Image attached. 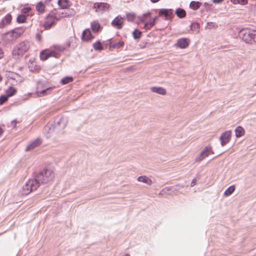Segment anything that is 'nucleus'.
Here are the masks:
<instances>
[{
    "label": "nucleus",
    "mask_w": 256,
    "mask_h": 256,
    "mask_svg": "<svg viewBox=\"0 0 256 256\" xmlns=\"http://www.w3.org/2000/svg\"><path fill=\"white\" fill-rule=\"evenodd\" d=\"M54 177L53 172L48 169H44L30 179L22 186V194L28 195L36 190L40 186L48 182Z\"/></svg>",
    "instance_id": "1"
},
{
    "label": "nucleus",
    "mask_w": 256,
    "mask_h": 256,
    "mask_svg": "<svg viewBox=\"0 0 256 256\" xmlns=\"http://www.w3.org/2000/svg\"><path fill=\"white\" fill-rule=\"evenodd\" d=\"M64 48V47L56 46H54V50H42L40 54V58L42 60H46L50 57L54 56L58 58L60 57V52H63Z\"/></svg>",
    "instance_id": "2"
},
{
    "label": "nucleus",
    "mask_w": 256,
    "mask_h": 256,
    "mask_svg": "<svg viewBox=\"0 0 256 256\" xmlns=\"http://www.w3.org/2000/svg\"><path fill=\"white\" fill-rule=\"evenodd\" d=\"M30 48V42L28 40L23 41L15 46L12 50V54L16 58H18L27 52Z\"/></svg>",
    "instance_id": "3"
},
{
    "label": "nucleus",
    "mask_w": 256,
    "mask_h": 256,
    "mask_svg": "<svg viewBox=\"0 0 256 256\" xmlns=\"http://www.w3.org/2000/svg\"><path fill=\"white\" fill-rule=\"evenodd\" d=\"M239 36L246 43L256 42V31L243 29L240 32Z\"/></svg>",
    "instance_id": "4"
},
{
    "label": "nucleus",
    "mask_w": 256,
    "mask_h": 256,
    "mask_svg": "<svg viewBox=\"0 0 256 256\" xmlns=\"http://www.w3.org/2000/svg\"><path fill=\"white\" fill-rule=\"evenodd\" d=\"M55 89L54 87L50 86L47 84L42 82H39L37 86L36 94L44 96L52 94V91Z\"/></svg>",
    "instance_id": "5"
},
{
    "label": "nucleus",
    "mask_w": 256,
    "mask_h": 256,
    "mask_svg": "<svg viewBox=\"0 0 256 256\" xmlns=\"http://www.w3.org/2000/svg\"><path fill=\"white\" fill-rule=\"evenodd\" d=\"M66 120L64 116L56 118L52 124L56 133H58L63 130L66 126Z\"/></svg>",
    "instance_id": "6"
},
{
    "label": "nucleus",
    "mask_w": 256,
    "mask_h": 256,
    "mask_svg": "<svg viewBox=\"0 0 256 256\" xmlns=\"http://www.w3.org/2000/svg\"><path fill=\"white\" fill-rule=\"evenodd\" d=\"M6 76L8 78V82L12 85L16 84L23 80L22 77L14 72H8Z\"/></svg>",
    "instance_id": "7"
},
{
    "label": "nucleus",
    "mask_w": 256,
    "mask_h": 256,
    "mask_svg": "<svg viewBox=\"0 0 256 256\" xmlns=\"http://www.w3.org/2000/svg\"><path fill=\"white\" fill-rule=\"evenodd\" d=\"M24 32V29L22 28H18L10 32H8L6 34V37L9 40H14L20 37Z\"/></svg>",
    "instance_id": "8"
},
{
    "label": "nucleus",
    "mask_w": 256,
    "mask_h": 256,
    "mask_svg": "<svg viewBox=\"0 0 256 256\" xmlns=\"http://www.w3.org/2000/svg\"><path fill=\"white\" fill-rule=\"evenodd\" d=\"M69 10L68 12H59L56 10H54L50 13V16H54L56 21L60 20L62 18L69 17L73 14Z\"/></svg>",
    "instance_id": "9"
},
{
    "label": "nucleus",
    "mask_w": 256,
    "mask_h": 256,
    "mask_svg": "<svg viewBox=\"0 0 256 256\" xmlns=\"http://www.w3.org/2000/svg\"><path fill=\"white\" fill-rule=\"evenodd\" d=\"M231 136V130H226L223 132L220 138L221 145L224 146L230 140Z\"/></svg>",
    "instance_id": "10"
},
{
    "label": "nucleus",
    "mask_w": 256,
    "mask_h": 256,
    "mask_svg": "<svg viewBox=\"0 0 256 256\" xmlns=\"http://www.w3.org/2000/svg\"><path fill=\"white\" fill-rule=\"evenodd\" d=\"M174 11L172 9L162 8L159 10L158 16H164L165 20H170L173 18Z\"/></svg>",
    "instance_id": "11"
},
{
    "label": "nucleus",
    "mask_w": 256,
    "mask_h": 256,
    "mask_svg": "<svg viewBox=\"0 0 256 256\" xmlns=\"http://www.w3.org/2000/svg\"><path fill=\"white\" fill-rule=\"evenodd\" d=\"M211 149L212 147L210 146H206L204 148V150L200 152V154L199 155V156L196 157V161L200 162L206 157L208 156L210 154V152L213 153Z\"/></svg>",
    "instance_id": "12"
},
{
    "label": "nucleus",
    "mask_w": 256,
    "mask_h": 256,
    "mask_svg": "<svg viewBox=\"0 0 256 256\" xmlns=\"http://www.w3.org/2000/svg\"><path fill=\"white\" fill-rule=\"evenodd\" d=\"M110 7L109 4L105 2H96L94 4V8L96 12L107 11Z\"/></svg>",
    "instance_id": "13"
},
{
    "label": "nucleus",
    "mask_w": 256,
    "mask_h": 256,
    "mask_svg": "<svg viewBox=\"0 0 256 256\" xmlns=\"http://www.w3.org/2000/svg\"><path fill=\"white\" fill-rule=\"evenodd\" d=\"M56 20L54 16H50V14L46 16V20L44 23V27L46 29L48 30L56 24Z\"/></svg>",
    "instance_id": "14"
},
{
    "label": "nucleus",
    "mask_w": 256,
    "mask_h": 256,
    "mask_svg": "<svg viewBox=\"0 0 256 256\" xmlns=\"http://www.w3.org/2000/svg\"><path fill=\"white\" fill-rule=\"evenodd\" d=\"M124 24V18L118 16H116L112 22V25L118 29H121Z\"/></svg>",
    "instance_id": "15"
},
{
    "label": "nucleus",
    "mask_w": 256,
    "mask_h": 256,
    "mask_svg": "<svg viewBox=\"0 0 256 256\" xmlns=\"http://www.w3.org/2000/svg\"><path fill=\"white\" fill-rule=\"evenodd\" d=\"M94 38L92 35L91 32L89 28L84 30L82 34V40L84 42H88Z\"/></svg>",
    "instance_id": "16"
},
{
    "label": "nucleus",
    "mask_w": 256,
    "mask_h": 256,
    "mask_svg": "<svg viewBox=\"0 0 256 256\" xmlns=\"http://www.w3.org/2000/svg\"><path fill=\"white\" fill-rule=\"evenodd\" d=\"M176 44L180 48H185L188 46L189 40L186 38H180L177 40Z\"/></svg>",
    "instance_id": "17"
},
{
    "label": "nucleus",
    "mask_w": 256,
    "mask_h": 256,
    "mask_svg": "<svg viewBox=\"0 0 256 256\" xmlns=\"http://www.w3.org/2000/svg\"><path fill=\"white\" fill-rule=\"evenodd\" d=\"M12 17L10 14H7L4 18L0 22V28H4L6 25L10 24L11 22Z\"/></svg>",
    "instance_id": "18"
},
{
    "label": "nucleus",
    "mask_w": 256,
    "mask_h": 256,
    "mask_svg": "<svg viewBox=\"0 0 256 256\" xmlns=\"http://www.w3.org/2000/svg\"><path fill=\"white\" fill-rule=\"evenodd\" d=\"M41 143H42L41 139L40 138H37L36 140H34L32 142L31 144H30L26 146V152L30 151L32 149L34 148H36L39 145H40Z\"/></svg>",
    "instance_id": "19"
},
{
    "label": "nucleus",
    "mask_w": 256,
    "mask_h": 256,
    "mask_svg": "<svg viewBox=\"0 0 256 256\" xmlns=\"http://www.w3.org/2000/svg\"><path fill=\"white\" fill-rule=\"evenodd\" d=\"M55 132L52 124H48L46 125L44 129V132L45 134L46 138H48L50 137V134L52 132Z\"/></svg>",
    "instance_id": "20"
},
{
    "label": "nucleus",
    "mask_w": 256,
    "mask_h": 256,
    "mask_svg": "<svg viewBox=\"0 0 256 256\" xmlns=\"http://www.w3.org/2000/svg\"><path fill=\"white\" fill-rule=\"evenodd\" d=\"M36 10L39 14H42L44 12L46 9V6L42 2H39L36 5Z\"/></svg>",
    "instance_id": "21"
},
{
    "label": "nucleus",
    "mask_w": 256,
    "mask_h": 256,
    "mask_svg": "<svg viewBox=\"0 0 256 256\" xmlns=\"http://www.w3.org/2000/svg\"><path fill=\"white\" fill-rule=\"evenodd\" d=\"M150 90L152 92H156L162 95H164L166 94V90L162 87H152L150 88Z\"/></svg>",
    "instance_id": "22"
},
{
    "label": "nucleus",
    "mask_w": 256,
    "mask_h": 256,
    "mask_svg": "<svg viewBox=\"0 0 256 256\" xmlns=\"http://www.w3.org/2000/svg\"><path fill=\"white\" fill-rule=\"evenodd\" d=\"M17 90L14 87L10 86L6 90V95H1L0 96H12L16 94Z\"/></svg>",
    "instance_id": "23"
},
{
    "label": "nucleus",
    "mask_w": 256,
    "mask_h": 256,
    "mask_svg": "<svg viewBox=\"0 0 256 256\" xmlns=\"http://www.w3.org/2000/svg\"><path fill=\"white\" fill-rule=\"evenodd\" d=\"M235 132L236 136V138H240L244 135L245 130L242 126H238L235 129Z\"/></svg>",
    "instance_id": "24"
},
{
    "label": "nucleus",
    "mask_w": 256,
    "mask_h": 256,
    "mask_svg": "<svg viewBox=\"0 0 256 256\" xmlns=\"http://www.w3.org/2000/svg\"><path fill=\"white\" fill-rule=\"evenodd\" d=\"M138 180L151 185L152 184V180L146 176H140L138 178Z\"/></svg>",
    "instance_id": "25"
},
{
    "label": "nucleus",
    "mask_w": 256,
    "mask_h": 256,
    "mask_svg": "<svg viewBox=\"0 0 256 256\" xmlns=\"http://www.w3.org/2000/svg\"><path fill=\"white\" fill-rule=\"evenodd\" d=\"M69 2L68 0H58V4L62 8L66 9L69 6Z\"/></svg>",
    "instance_id": "26"
},
{
    "label": "nucleus",
    "mask_w": 256,
    "mask_h": 256,
    "mask_svg": "<svg viewBox=\"0 0 256 256\" xmlns=\"http://www.w3.org/2000/svg\"><path fill=\"white\" fill-rule=\"evenodd\" d=\"M202 4L199 2L192 1L190 4V8L194 10H198Z\"/></svg>",
    "instance_id": "27"
},
{
    "label": "nucleus",
    "mask_w": 256,
    "mask_h": 256,
    "mask_svg": "<svg viewBox=\"0 0 256 256\" xmlns=\"http://www.w3.org/2000/svg\"><path fill=\"white\" fill-rule=\"evenodd\" d=\"M175 13L178 18H184L186 16V12L181 8H178Z\"/></svg>",
    "instance_id": "28"
},
{
    "label": "nucleus",
    "mask_w": 256,
    "mask_h": 256,
    "mask_svg": "<svg viewBox=\"0 0 256 256\" xmlns=\"http://www.w3.org/2000/svg\"><path fill=\"white\" fill-rule=\"evenodd\" d=\"M31 10L32 8L30 7H24L22 9L21 14L27 17L30 15Z\"/></svg>",
    "instance_id": "29"
},
{
    "label": "nucleus",
    "mask_w": 256,
    "mask_h": 256,
    "mask_svg": "<svg viewBox=\"0 0 256 256\" xmlns=\"http://www.w3.org/2000/svg\"><path fill=\"white\" fill-rule=\"evenodd\" d=\"M142 32L138 29H135L132 32V36L135 40H139L142 37Z\"/></svg>",
    "instance_id": "30"
},
{
    "label": "nucleus",
    "mask_w": 256,
    "mask_h": 256,
    "mask_svg": "<svg viewBox=\"0 0 256 256\" xmlns=\"http://www.w3.org/2000/svg\"><path fill=\"white\" fill-rule=\"evenodd\" d=\"M235 190V186H229L224 192V194L226 196H230L232 194V192Z\"/></svg>",
    "instance_id": "31"
},
{
    "label": "nucleus",
    "mask_w": 256,
    "mask_h": 256,
    "mask_svg": "<svg viewBox=\"0 0 256 256\" xmlns=\"http://www.w3.org/2000/svg\"><path fill=\"white\" fill-rule=\"evenodd\" d=\"M93 48L96 50H100L104 49V48L100 41H97L93 44Z\"/></svg>",
    "instance_id": "32"
},
{
    "label": "nucleus",
    "mask_w": 256,
    "mask_h": 256,
    "mask_svg": "<svg viewBox=\"0 0 256 256\" xmlns=\"http://www.w3.org/2000/svg\"><path fill=\"white\" fill-rule=\"evenodd\" d=\"M150 12L144 14L141 16L139 17V20L142 22H144L146 19L150 18Z\"/></svg>",
    "instance_id": "33"
},
{
    "label": "nucleus",
    "mask_w": 256,
    "mask_h": 256,
    "mask_svg": "<svg viewBox=\"0 0 256 256\" xmlns=\"http://www.w3.org/2000/svg\"><path fill=\"white\" fill-rule=\"evenodd\" d=\"M73 81V78L72 76H66L61 80L62 84H66Z\"/></svg>",
    "instance_id": "34"
},
{
    "label": "nucleus",
    "mask_w": 256,
    "mask_h": 256,
    "mask_svg": "<svg viewBox=\"0 0 256 256\" xmlns=\"http://www.w3.org/2000/svg\"><path fill=\"white\" fill-rule=\"evenodd\" d=\"M124 45V42L122 41L118 42L112 43L110 46L114 48H118L122 47Z\"/></svg>",
    "instance_id": "35"
},
{
    "label": "nucleus",
    "mask_w": 256,
    "mask_h": 256,
    "mask_svg": "<svg viewBox=\"0 0 256 256\" xmlns=\"http://www.w3.org/2000/svg\"><path fill=\"white\" fill-rule=\"evenodd\" d=\"M91 27L94 32H97L100 28V26L98 23L94 22L91 24Z\"/></svg>",
    "instance_id": "36"
},
{
    "label": "nucleus",
    "mask_w": 256,
    "mask_h": 256,
    "mask_svg": "<svg viewBox=\"0 0 256 256\" xmlns=\"http://www.w3.org/2000/svg\"><path fill=\"white\" fill-rule=\"evenodd\" d=\"M26 17L20 14L18 15L16 18V21L18 23H24L26 22Z\"/></svg>",
    "instance_id": "37"
},
{
    "label": "nucleus",
    "mask_w": 256,
    "mask_h": 256,
    "mask_svg": "<svg viewBox=\"0 0 256 256\" xmlns=\"http://www.w3.org/2000/svg\"><path fill=\"white\" fill-rule=\"evenodd\" d=\"M234 4H240L245 5L248 4V0H230Z\"/></svg>",
    "instance_id": "38"
},
{
    "label": "nucleus",
    "mask_w": 256,
    "mask_h": 256,
    "mask_svg": "<svg viewBox=\"0 0 256 256\" xmlns=\"http://www.w3.org/2000/svg\"><path fill=\"white\" fill-rule=\"evenodd\" d=\"M154 23H152L150 21L146 22L144 26V28L148 30L151 29V28L154 26Z\"/></svg>",
    "instance_id": "39"
},
{
    "label": "nucleus",
    "mask_w": 256,
    "mask_h": 256,
    "mask_svg": "<svg viewBox=\"0 0 256 256\" xmlns=\"http://www.w3.org/2000/svg\"><path fill=\"white\" fill-rule=\"evenodd\" d=\"M218 26L213 22H208L207 23L206 28L208 29L216 28Z\"/></svg>",
    "instance_id": "40"
},
{
    "label": "nucleus",
    "mask_w": 256,
    "mask_h": 256,
    "mask_svg": "<svg viewBox=\"0 0 256 256\" xmlns=\"http://www.w3.org/2000/svg\"><path fill=\"white\" fill-rule=\"evenodd\" d=\"M135 18V15L134 14H126V18L128 21L132 22L134 21Z\"/></svg>",
    "instance_id": "41"
},
{
    "label": "nucleus",
    "mask_w": 256,
    "mask_h": 256,
    "mask_svg": "<svg viewBox=\"0 0 256 256\" xmlns=\"http://www.w3.org/2000/svg\"><path fill=\"white\" fill-rule=\"evenodd\" d=\"M200 28V25L198 23H192L191 25V29L192 30H196Z\"/></svg>",
    "instance_id": "42"
},
{
    "label": "nucleus",
    "mask_w": 256,
    "mask_h": 256,
    "mask_svg": "<svg viewBox=\"0 0 256 256\" xmlns=\"http://www.w3.org/2000/svg\"><path fill=\"white\" fill-rule=\"evenodd\" d=\"M9 97H0V104H2L8 100Z\"/></svg>",
    "instance_id": "43"
},
{
    "label": "nucleus",
    "mask_w": 256,
    "mask_h": 256,
    "mask_svg": "<svg viewBox=\"0 0 256 256\" xmlns=\"http://www.w3.org/2000/svg\"><path fill=\"white\" fill-rule=\"evenodd\" d=\"M36 40L38 41H40L41 40H42V38L41 35L40 34H36Z\"/></svg>",
    "instance_id": "44"
},
{
    "label": "nucleus",
    "mask_w": 256,
    "mask_h": 256,
    "mask_svg": "<svg viewBox=\"0 0 256 256\" xmlns=\"http://www.w3.org/2000/svg\"><path fill=\"white\" fill-rule=\"evenodd\" d=\"M196 178H194L191 182L190 186L192 187L194 186L196 184Z\"/></svg>",
    "instance_id": "45"
},
{
    "label": "nucleus",
    "mask_w": 256,
    "mask_h": 256,
    "mask_svg": "<svg viewBox=\"0 0 256 256\" xmlns=\"http://www.w3.org/2000/svg\"><path fill=\"white\" fill-rule=\"evenodd\" d=\"M158 19V16H155L154 18H153L152 20H151L150 21L152 22V23H154V25L155 24V23H156V21Z\"/></svg>",
    "instance_id": "46"
},
{
    "label": "nucleus",
    "mask_w": 256,
    "mask_h": 256,
    "mask_svg": "<svg viewBox=\"0 0 256 256\" xmlns=\"http://www.w3.org/2000/svg\"><path fill=\"white\" fill-rule=\"evenodd\" d=\"M224 0H212V2L214 4H219L222 2Z\"/></svg>",
    "instance_id": "47"
},
{
    "label": "nucleus",
    "mask_w": 256,
    "mask_h": 256,
    "mask_svg": "<svg viewBox=\"0 0 256 256\" xmlns=\"http://www.w3.org/2000/svg\"><path fill=\"white\" fill-rule=\"evenodd\" d=\"M4 56V52L1 48H0V59Z\"/></svg>",
    "instance_id": "48"
},
{
    "label": "nucleus",
    "mask_w": 256,
    "mask_h": 256,
    "mask_svg": "<svg viewBox=\"0 0 256 256\" xmlns=\"http://www.w3.org/2000/svg\"><path fill=\"white\" fill-rule=\"evenodd\" d=\"M16 122H17L16 120H14L12 122V124L14 126V127H16Z\"/></svg>",
    "instance_id": "49"
},
{
    "label": "nucleus",
    "mask_w": 256,
    "mask_h": 256,
    "mask_svg": "<svg viewBox=\"0 0 256 256\" xmlns=\"http://www.w3.org/2000/svg\"><path fill=\"white\" fill-rule=\"evenodd\" d=\"M160 0H150V1L152 2V3H156V2H157L159 1Z\"/></svg>",
    "instance_id": "50"
},
{
    "label": "nucleus",
    "mask_w": 256,
    "mask_h": 256,
    "mask_svg": "<svg viewBox=\"0 0 256 256\" xmlns=\"http://www.w3.org/2000/svg\"><path fill=\"white\" fill-rule=\"evenodd\" d=\"M204 6L206 7V6H208V4L206 2H205L204 4Z\"/></svg>",
    "instance_id": "51"
},
{
    "label": "nucleus",
    "mask_w": 256,
    "mask_h": 256,
    "mask_svg": "<svg viewBox=\"0 0 256 256\" xmlns=\"http://www.w3.org/2000/svg\"><path fill=\"white\" fill-rule=\"evenodd\" d=\"M130 256V254H124V256Z\"/></svg>",
    "instance_id": "52"
},
{
    "label": "nucleus",
    "mask_w": 256,
    "mask_h": 256,
    "mask_svg": "<svg viewBox=\"0 0 256 256\" xmlns=\"http://www.w3.org/2000/svg\"><path fill=\"white\" fill-rule=\"evenodd\" d=\"M2 80V76H1V75L0 74V82H1Z\"/></svg>",
    "instance_id": "53"
}]
</instances>
